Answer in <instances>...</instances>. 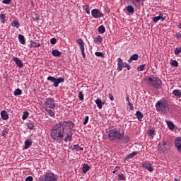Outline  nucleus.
Returning <instances> with one entry per match:
<instances>
[{"label": "nucleus", "mask_w": 181, "mask_h": 181, "mask_svg": "<svg viewBox=\"0 0 181 181\" xmlns=\"http://www.w3.org/2000/svg\"><path fill=\"white\" fill-rule=\"evenodd\" d=\"M73 122L71 121H62L57 123L51 129L50 136L55 142H71L73 133L71 132Z\"/></svg>", "instance_id": "nucleus-1"}, {"label": "nucleus", "mask_w": 181, "mask_h": 181, "mask_svg": "<svg viewBox=\"0 0 181 181\" xmlns=\"http://www.w3.org/2000/svg\"><path fill=\"white\" fill-rule=\"evenodd\" d=\"M156 109L160 114H168L169 112V103L165 98H161L156 103Z\"/></svg>", "instance_id": "nucleus-2"}, {"label": "nucleus", "mask_w": 181, "mask_h": 181, "mask_svg": "<svg viewBox=\"0 0 181 181\" xmlns=\"http://www.w3.org/2000/svg\"><path fill=\"white\" fill-rule=\"evenodd\" d=\"M124 136V132L121 133L118 129H113L107 132V139L108 141H117V139H122Z\"/></svg>", "instance_id": "nucleus-3"}, {"label": "nucleus", "mask_w": 181, "mask_h": 181, "mask_svg": "<svg viewBox=\"0 0 181 181\" xmlns=\"http://www.w3.org/2000/svg\"><path fill=\"white\" fill-rule=\"evenodd\" d=\"M148 83L151 87L157 90L162 88V80L159 77H149L148 78Z\"/></svg>", "instance_id": "nucleus-4"}, {"label": "nucleus", "mask_w": 181, "mask_h": 181, "mask_svg": "<svg viewBox=\"0 0 181 181\" xmlns=\"http://www.w3.org/2000/svg\"><path fill=\"white\" fill-rule=\"evenodd\" d=\"M58 176L52 173V171H47L42 176V181H57Z\"/></svg>", "instance_id": "nucleus-5"}, {"label": "nucleus", "mask_w": 181, "mask_h": 181, "mask_svg": "<svg viewBox=\"0 0 181 181\" xmlns=\"http://www.w3.org/2000/svg\"><path fill=\"white\" fill-rule=\"evenodd\" d=\"M44 108L54 110V108H56V103H54V99H53L52 98H47L44 103Z\"/></svg>", "instance_id": "nucleus-6"}, {"label": "nucleus", "mask_w": 181, "mask_h": 181, "mask_svg": "<svg viewBox=\"0 0 181 181\" xmlns=\"http://www.w3.org/2000/svg\"><path fill=\"white\" fill-rule=\"evenodd\" d=\"M47 80L54 83V87H59V84H60V83H64V78L62 77L57 78L53 76H48Z\"/></svg>", "instance_id": "nucleus-7"}, {"label": "nucleus", "mask_w": 181, "mask_h": 181, "mask_svg": "<svg viewBox=\"0 0 181 181\" xmlns=\"http://www.w3.org/2000/svg\"><path fill=\"white\" fill-rule=\"evenodd\" d=\"M91 15L94 19H100V18H103V16H104V14H103L98 8L93 9L91 11Z\"/></svg>", "instance_id": "nucleus-8"}, {"label": "nucleus", "mask_w": 181, "mask_h": 181, "mask_svg": "<svg viewBox=\"0 0 181 181\" xmlns=\"http://www.w3.org/2000/svg\"><path fill=\"white\" fill-rule=\"evenodd\" d=\"M78 45L80 47L81 49V54L83 57V59H86V52H84V41H83V40H81V38L76 40Z\"/></svg>", "instance_id": "nucleus-9"}, {"label": "nucleus", "mask_w": 181, "mask_h": 181, "mask_svg": "<svg viewBox=\"0 0 181 181\" xmlns=\"http://www.w3.org/2000/svg\"><path fill=\"white\" fill-rule=\"evenodd\" d=\"M124 66H125V63L122 62V59L121 58H118L117 59V71H122V69H124Z\"/></svg>", "instance_id": "nucleus-10"}, {"label": "nucleus", "mask_w": 181, "mask_h": 181, "mask_svg": "<svg viewBox=\"0 0 181 181\" xmlns=\"http://www.w3.org/2000/svg\"><path fill=\"white\" fill-rule=\"evenodd\" d=\"M165 19H166V18L163 17V14L160 13L158 16L154 17L153 18V22H154V23L159 22V21H161V22H165Z\"/></svg>", "instance_id": "nucleus-11"}, {"label": "nucleus", "mask_w": 181, "mask_h": 181, "mask_svg": "<svg viewBox=\"0 0 181 181\" xmlns=\"http://www.w3.org/2000/svg\"><path fill=\"white\" fill-rule=\"evenodd\" d=\"M143 168H145V169H147L148 172H153V167L152 166V163L149 162H144Z\"/></svg>", "instance_id": "nucleus-12"}, {"label": "nucleus", "mask_w": 181, "mask_h": 181, "mask_svg": "<svg viewBox=\"0 0 181 181\" xmlns=\"http://www.w3.org/2000/svg\"><path fill=\"white\" fill-rule=\"evenodd\" d=\"M175 146L177 148L178 152H181V137H177L175 140Z\"/></svg>", "instance_id": "nucleus-13"}, {"label": "nucleus", "mask_w": 181, "mask_h": 181, "mask_svg": "<svg viewBox=\"0 0 181 181\" xmlns=\"http://www.w3.org/2000/svg\"><path fill=\"white\" fill-rule=\"evenodd\" d=\"M13 60L14 63H16L17 67H19L20 69H22V67H23V63L22 62V60H21L19 58L14 57H13Z\"/></svg>", "instance_id": "nucleus-14"}, {"label": "nucleus", "mask_w": 181, "mask_h": 181, "mask_svg": "<svg viewBox=\"0 0 181 181\" xmlns=\"http://www.w3.org/2000/svg\"><path fill=\"white\" fill-rule=\"evenodd\" d=\"M69 149H71V151H77L78 152V151H84V148L80 147L78 144L71 146L69 147Z\"/></svg>", "instance_id": "nucleus-15"}, {"label": "nucleus", "mask_w": 181, "mask_h": 181, "mask_svg": "<svg viewBox=\"0 0 181 181\" xmlns=\"http://www.w3.org/2000/svg\"><path fill=\"white\" fill-rule=\"evenodd\" d=\"M139 152L138 151H134L132 153L127 155L126 158H124V162L127 160H129V159H132V158H134L136 155H138Z\"/></svg>", "instance_id": "nucleus-16"}, {"label": "nucleus", "mask_w": 181, "mask_h": 181, "mask_svg": "<svg viewBox=\"0 0 181 181\" xmlns=\"http://www.w3.org/2000/svg\"><path fill=\"white\" fill-rule=\"evenodd\" d=\"M158 150L160 151V152H166L168 151V148H166V142L164 141L161 145H159Z\"/></svg>", "instance_id": "nucleus-17"}, {"label": "nucleus", "mask_w": 181, "mask_h": 181, "mask_svg": "<svg viewBox=\"0 0 181 181\" xmlns=\"http://www.w3.org/2000/svg\"><path fill=\"white\" fill-rule=\"evenodd\" d=\"M1 117L2 119H4V121H6V119H9V115H8V112H6V110H2L1 112Z\"/></svg>", "instance_id": "nucleus-18"}, {"label": "nucleus", "mask_w": 181, "mask_h": 181, "mask_svg": "<svg viewBox=\"0 0 181 181\" xmlns=\"http://www.w3.org/2000/svg\"><path fill=\"white\" fill-rule=\"evenodd\" d=\"M169 129H170L171 131H173V129H175V124L173 123V122L170 121V120H166L165 121Z\"/></svg>", "instance_id": "nucleus-19"}, {"label": "nucleus", "mask_w": 181, "mask_h": 181, "mask_svg": "<svg viewBox=\"0 0 181 181\" xmlns=\"http://www.w3.org/2000/svg\"><path fill=\"white\" fill-rule=\"evenodd\" d=\"M95 104L98 105V107L99 108V110H101V108H103V105L104 104H105V102H102L101 99H97L95 101Z\"/></svg>", "instance_id": "nucleus-20"}, {"label": "nucleus", "mask_w": 181, "mask_h": 181, "mask_svg": "<svg viewBox=\"0 0 181 181\" xmlns=\"http://www.w3.org/2000/svg\"><path fill=\"white\" fill-rule=\"evenodd\" d=\"M94 42L95 45H101V43H103V37L101 35H98L94 40Z\"/></svg>", "instance_id": "nucleus-21"}, {"label": "nucleus", "mask_w": 181, "mask_h": 181, "mask_svg": "<svg viewBox=\"0 0 181 181\" xmlns=\"http://www.w3.org/2000/svg\"><path fill=\"white\" fill-rule=\"evenodd\" d=\"M52 54L54 57H60V56H62V52L57 49H54L52 51Z\"/></svg>", "instance_id": "nucleus-22"}, {"label": "nucleus", "mask_w": 181, "mask_h": 181, "mask_svg": "<svg viewBox=\"0 0 181 181\" xmlns=\"http://www.w3.org/2000/svg\"><path fill=\"white\" fill-rule=\"evenodd\" d=\"M138 57H139V56L138 55V54H134L133 55H132L130 57V58L128 60V63H132V61H136L138 60Z\"/></svg>", "instance_id": "nucleus-23"}, {"label": "nucleus", "mask_w": 181, "mask_h": 181, "mask_svg": "<svg viewBox=\"0 0 181 181\" xmlns=\"http://www.w3.org/2000/svg\"><path fill=\"white\" fill-rule=\"evenodd\" d=\"M136 117L138 121L141 122L142 121V118H144V115L142 114V112H141V111H137L136 112Z\"/></svg>", "instance_id": "nucleus-24"}, {"label": "nucleus", "mask_w": 181, "mask_h": 181, "mask_svg": "<svg viewBox=\"0 0 181 181\" xmlns=\"http://www.w3.org/2000/svg\"><path fill=\"white\" fill-rule=\"evenodd\" d=\"M11 26H13V28H16V29H19L21 23H19V21L18 20H15L11 23Z\"/></svg>", "instance_id": "nucleus-25"}, {"label": "nucleus", "mask_w": 181, "mask_h": 181, "mask_svg": "<svg viewBox=\"0 0 181 181\" xmlns=\"http://www.w3.org/2000/svg\"><path fill=\"white\" fill-rule=\"evenodd\" d=\"M173 95H175V97H177V98H180L181 97V92L180 90L175 89L173 91Z\"/></svg>", "instance_id": "nucleus-26"}, {"label": "nucleus", "mask_w": 181, "mask_h": 181, "mask_svg": "<svg viewBox=\"0 0 181 181\" xmlns=\"http://www.w3.org/2000/svg\"><path fill=\"white\" fill-rule=\"evenodd\" d=\"M30 146H32V141H30V140H26L25 141L24 149H29V148H30Z\"/></svg>", "instance_id": "nucleus-27"}, {"label": "nucleus", "mask_w": 181, "mask_h": 181, "mask_svg": "<svg viewBox=\"0 0 181 181\" xmlns=\"http://www.w3.org/2000/svg\"><path fill=\"white\" fill-rule=\"evenodd\" d=\"M47 114H48V115H49V117H52V118H54L55 115H54V112H53V110H50V109H45Z\"/></svg>", "instance_id": "nucleus-28"}, {"label": "nucleus", "mask_w": 181, "mask_h": 181, "mask_svg": "<svg viewBox=\"0 0 181 181\" xmlns=\"http://www.w3.org/2000/svg\"><path fill=\"white\" fill-rule=\"evenodd\" d=\"M18 40L20 43H21V45H25V43H26V42L25 41V36L21 34L18 35Z\"/></svg>", "instance_id": "nucleus-29"}, {"label": "nucleus", "mask_w": 181, "mask_h": 181, "mask_svg": "<svg viewBox=\"0 0 181 181\" xmlns=\"http://www.w3.org/2000/svg\"><path fill=\"white\" fill-rule=\"evenodd\" d=\"M122 141L123 142V144H128V142H129V141H131V138H129V136H125L122 137Z\"/></svg>", "instance_id": "nucleus-30"}, {"label": "nucleus", "mask_w": 181, "mask_h": 181, "mask_svg": "<svg viewBox=\"0 0 181 181\" xmlns=\"http://www.w3.org/2000/svg\"><path fill=\"white\" fill-rule=\"evenodd\" d=\"M82 170L83 173H87V172L90 170V166H88L87 164H84Z\"/></svg>", "instance_id": "nucleus-31"}, {"label": "nucleus", "mask_w": 181, "mask_h": 181, "mask_svg": "<svg viewBox=\"0 0 181 181\" xmlns=\"http://www.w3.org/2000/svg\"><path fill=\"white\" fill-rule=\"evenodd\" d=\"M83 9L85 11L87 15H90V6H88V4H86L85 6H83Z\"/></svg>", "instance_id": "nucleus-32"}, {"label": "nucleus", "mask_w": 181, "mask_h": 181, "mask_svg": "<svg viewBox=\"0 0 181 181\" xmlns=\"http://www.w3.org/2000/svg\"><path fill=\"white\" fill-rule=\"evenodd\" d=\"M126 11H127V12H129V13H134V12H135L134 7L131 5L128 6L126 8Z\"/></svg>", "instance_id": "nucleus-33"}, {"label": "nucleus", "mask_w": 181, "mask_h": 181, "mask_svg": "<svg viewBox=\"0 0 181 181\" xmlns=\"http://www.w3.org/2000/svg\"><path fill=\"white\" fill-rule=\"evenodd\" d=\"M33 21H34V22H39V21H40V16H39V14L35 13L34 15V16L33 17Z\"/></svg>", "instance_id": "nucleus-34"}, {"label": "nucleus", "mask_w": 181, "mask_h": 181, "mask_svg": "<svg viewBox=\"0 0 181 181\" xmlns=\"http://www.w3.org/2000/svg\"><path fill=\"white\" fill-rule=\"evenodd\" d=\"M98 32L99 33H105V27H104V25H100L98 27Z\"/></svg>", "instance_id": "nucleus-35"}, {"label": "nucleus", "mask_w": 181, "mask_h": 181, "mask_svg": "<svg viewBox=\"0 0 181 181\" xmlns=\"http://www.w3.org/2000/svg\"><path fill=\"white\" fill-rule=\"evenodd\" d=\"M14 95H22V90L20 88H17L13 92Z\"/></svg>", "instance_id": "nucleus-36"}, {"label": "nucleus", "mask_w": 181, "mask_h": 181, "mask_svg": "<svg viewBox=\"0 0 181 181\" xmlns=\"http://www.w3.org/2000/svg\"><path fill=\"white\" fill-rule=\"evenodd\" d=\"M27 127L32 131L35 129V124L33 122H29L27 124Z\"/></svg>", "instance_id": "nucleus-37"}, {"label": "nucleus", "mask_w": 181, "mask_h": 181, "mask_svg": "<svg viewBox=\"0 0 181 181\" xmlns=\"http://www.w3.org/2000/svg\"><path fill=\"white\" fill-rule=\"evenodd\" d=\"M6 16L5 14H0V19H1V23L5 24L6 23V20L5 19Z\"/></svg>", "instance_id": "nucleus-38"}, {"label": "nucleus", "mask_w": 181, "mask_h": 181, "mask_svg": "<svg viewBox=\"0 0 181 181\" xmlns=\"http://www.w3.org/2000/svg\"><path fill=\"white\" fill-rule=\"evenodd\" d=\"M170 64L173 66V67H179V62H177L176 60H173L170 62Z\"/></svg>", "instance_id": "nucleus-39"}, {"label": "nucleus", "mask_w": 181, "mask_h": 181, "mask_svg": "<svg viewBox=\"0 0 181 181\" xmlns=\"http://www.w3.org/2000/svg\"><path fill=\"white\" fill-rule=\"evenodd\" d=\"M29 117V112L25 111L23 113L22 119H26Z\"/></svg>", "instance_id": "nucleus-40"}, {"label": "nucleus", "mask_w": 181, "mask_h": 181, "mask_svg": "<svg viewBox=\"0 0 181 181\" xmlns=\"http://www.w3.org/2000/svg\"><path fill=\"white\" fill-rule=\"evenodd\" d=\"M174 53H175V56L180 54H181V47L175 48Z\"/></svg>", "instance_id": "nucleus-41"}, {"label": "nucleus", "mask_w": 181, "mask_h": 181, "mask_svg": "<svg viewBox=\"0 0 181 181\" xmlns=\"http://www.w3.org/2000/svg\"><path fill=\"white\" fill-rule=\"evenodd\" d=\"M31 45L33 47H40V43H37L36 42L32 41Z\"/></svg>", "instance_id": "nucleus-42"}, {"label": "nucleus", "mask_w": 181, "mask_h": 181, "mask_svg": "<svg viewBox=\"0 0 181 181\" xmlns=\"http://www.w3.org/2000/svg\"><path fill=\"white\" fill-rule=\"evenodd\" d=\"M145 67H146L145 64L140 65L139 66L137 67V71H144V70H145Z\"/></svg>", "instance_id": "nucleus-43"}, {"label": "nucleus", "mask_w": 181, "mask_h": 181, "mask_svg": "<svg viewBox=\"0 0 181 181\" xmlns=\"http://www.w3.org/2000/svg\"><path fill=\"white\" fill-rule=\"evenodd\" d=\"M126 177L124 174H119L118 175V180H126Z\"/></svg>", "instance_id": "nucleus-44"}, {"label": "nucleus", "mask_w": 181, "mask_h": 181, "mask_svg": "<svg viewBox=\"0 0 181 181\" xmlns=\"http://www.w3.org/2000/svg\"><path fill=\"white\" fill-rule=\"evenodd\" d=\"M8 132H9V129L4 128L3 132H2L3 136H6V135H8Z\"/></svg>", "instance_id": "nucleus-45"}, {"label": "nucleus", "mask_w": 181, "mask_h": 181, "mask_svg": "<svg viewBox=\"0 0 181 181\" xmlns=\"http://www.w3.org/2000/svg\"><path fill=\"white\" fill-rule=\"evenodd\" d=\"M148 134L150 136L153 137V135H155V129H149L148 131Z\"/></svg>", "instance_id": "nucleus-46"}, {"label": "nucleus", "mask_w": 181, "mask_h": 181, "mask_svg": "<svg viewBox=\"0 0 181 181\" xmlns=\"http://www.w3.org/2000/svg\"><path fill=\"white\" fill-rule=\"evenodd\" d=\"M78 98L81 101H83L84 100V94H83V92L80 91L78 93Z\"/></svg>", "instance_id": "nucleus-47"}, {"label": "nucleus", "mask_w": 181, "mask_h": 181, "mask_svg": "<svg viewBox=\"0 0 181 181\" xmlns=\"http://www.w3.org/2000/svg\"><path fill=\"white\" fill-rule=\"evenodd\" d=\"M95 56H97L98 57H104V54H103V52H96L95 53Z\"/></svg>", "instance_id": "nucleus-48"}, {"label": "nucleus", "mask_w": 181, "mask_h": 181, "mask_svg": "<svg viewBox=\"0 0 181 181\" xmlns=\"http://www.w3.org/2000/svg\"><path fill=\"white\" fill-rule=\"evenodd\" d=\"M88 119H90V117L86 116L83 122V125H87V124H88Z\"/></svg>", "instance_id": "nucleus-49"}, {"label": "nucleus", "mask_w": 181, "mask_h": 181, "mask_svg": "<svg viewBox=\"0 0 181 181\" xmlns=\"http://www.w3.org/2000/svg\"><path fill=\"white\" fill-rule=\"evenodd\" d=\"M12 2V0H3L2 4H4V5H9Z\"/></svg>", "instance_id": "nucleus-50"}, {"label": "nucleus", "mask_w": 181, "mask_h": 181, "mask_svg": "<svg viewBox=\"0 0 181 181\" xmlns=\"http://www.w3.org/2000/svg\"><path fill=\"white\" fill-rule=\"evenodd\" d=\"M57 42V40H56V38H52L50 40L51 45H56Z\"/></svg>", "instance_id": "nucleus-51"}, {"label": "nucleus", "mask_w": 181, "mask_h": 181, "mask_svg": "<svg viewBox=\"0 0 181 181\" xmlns=\"http://www.w3.org/2000/svg\"><path fill=\"white\" fill-rule=\"evenodd\" d=\"M128 105H129L131 111H134V105H132V103H131V102H129Z\"/></svg>", "instance_id": "nucleus-52"}, {"label": "nucleus", "mask_w": 181, "mask_h": 181, "mask_svg": "<svg viewBox=\"0 0 181 181\" xmlns=\"http://www.w3.org/2000/svg\"><path fill=\"white\" fill-rule=\"evenodd\" d=\"M25 181H33V177L28 176L25 178Z\"/></svg>", "instance_id": "nucleus-53"}, {"label": "nucleus", "mask_w": 181, "mask_h": 181, "mask_svg": "<svg viewBox=\"0 0 181 181\" xmlns=\"http://www.w3.org/2000/svg\"><path fill=\"white\" fill-rule=\"evenodd\" d=\"M126 69H127V70H131V66H129V64L124 63V66Z\"/></svg>", "instance_id": "nucleus-54"}, {"label": "nucleus", "mask_w": 181, "mask_h": 181, "mask_svg": "<svg viewBox=\"0 0 181 181\" xmlns=\"http://www.w3.org/2000/svg\"><path fill=\"white\" fill-rule=\"evenodd\" d=\"M119 170V166H116L115 170H113L112 173H117Z\"/></svg>", "instance_id": "nucleus-55"}, {"label": "nucleus", "mask_w": 181, "mask_h": 181, "mask_svg": "<svg viewBox=\"0 0 181 181\" xmlns=\"http://www.w3.org/2000/svg\"><path fill=\"white\" fill-rule=\"evenodd\" d=\"M109 98L110 101H114V95H112V94L111 93L109 94Z\"/></svg>", "instance_id": "nucleus-56"}, {"label": "nucleus", "mask_w": 181, "mask_h": 181, "mask_svg": "<svg viewBox=\"0 0 181 181\" xmlns=\"http://www.w3.org/2000/svg\"><path fill=\"white\" fill-rule=\"evenodd\" d=\"M175 37H177V39H180L181 37V33H178L176 34Z\"/></svg>", "instance_id": "nucleus-57"}, {"label": "nucleus", "mask_w": 181, "mask_h": 181, "mask_svg": "<svg viewBox=\"0 0 181 181\" xmlns=\"http://www.w3.org/2000/svg\"><path fill=\"white\" fill-rule=\"evenodd\" d=\"M126 100L127 101L128 103H129V95H127L126 96Z\"/></svg>", "instance_id": "nucleus-58"}, {"label": "nucleus", "mask_w": 181, "mask_h": 181, "mask_svg": "<svg viewBox=\"0 0 181 181\" xmlns=\"http://www.w3.org/2000/svg\"><path fill=\"white\" fill-rule=\"evenodd\" d=\"M135 2H136L137 4H139V2H141V0H135Z\"/></svg>", "instance_id": "nucleus-59"}, {"label": "nucleus", "mask_w": 181, "mask_h": 181, "mask_svg": "<svg viewBox=\"0 0 181 181\" xmlns=\"http://www.w3.org/2000/svg\"><path fill=\"white\" fill-rule=\"evenodd\" d=\"M178 28H179L180 29H181V23H179V25H178Z\"/></svg>", "instance_id": "nucleus-60"}, {"label": "nucleus", "mask_w": 181, "mask_h": 181, "mask_svg": "<svg viewBox=\"0 0 181 181\" xmlns=\"http://www.w3.org/2000/svg\"><path fill=\"white\" fill-rule=\"evenodd\" d=\"M132 4H133V5H136V4H135V2H134V1L132 2Z\"/></svg>", "instance_id": "nucleus-61"}]
</instances>
